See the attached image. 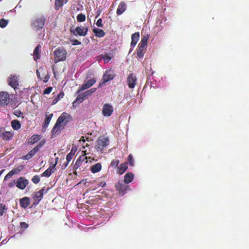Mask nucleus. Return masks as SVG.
Returning a JSON list of instances; mask_svg holds the SVG:
<instances>
[{"label": "nucleus", "mask_w": 249, "mask_h": 249, "mask_svg": "<svg viewBox=\"0 0 249 249\" xmlns=\"http://www.w3.org/2000/svg\"><path fill=\"white\" fill-rule=\"evenodd\" d=\"M64 95V92L61 91L57 95V98H58V99L60 100L61 98H62L63 97Z\"/></svg>", "instance_id": "nucleus-51"}, {"label": "nucleus", "mask_w": 249, "mask_h": 249, "mask_svg": "<svg viewBox=\"0 0 249 249\" xmlns=\"http://www.w3.org/2000/svg\"><path fill=\"white\" fill-rule=\"evenodd\" d=\"M48 78H47V77H45V80H44V82L45 83H46L48 81Z\"/></svg>", "instance_id": "nucleus-56"}, {"label": "nucleus", "mask_w": 249, "mask_h": 249, "mask_svg": "<svg viewBox=\"0 0 249 249\" xmlns=\"http://www.w3.org/2000/svg\"><path fill=\"white\" fill-rule=\"evenodd\" d=\"M89 146V145L88 143H87L86 145V147H88Z\"/></svg>", "instance_id": "nucleus-60"}, {"label": "nucleus", "mask_w": 249, "mask_h": 249, "mask_svg": "<svg viewBox=\"0 0 249 249\" xmlns=\"http://www.w3.org/2000/svg\"><path fill=\"white\" fill-rule=\"evenodd\" d=\"M119 162H120V161L118 159L113 160L110 163V166L112 167H116L118 166V165L119 163Z\"/></svg>", "instance_id": "nucleus-44"}, {"label": "nucleus", "mask_w": 249, "mask_h": 249, "mask_svg": "<svg viewBox=\"0 0 249 249\" xmlns=\"http://www.w3.org/2000/svg\"><path fill=\"white\" fill-rule=\"evenodd\" d=\"M123 181H119L116 184L115 187L117 191L120 194L124 195L125 193L127 185Z\"/></svg>", "instance_id": "nucleus-15"}, {"label": "nucleus", "mask_w": 249, "mask_h": 249, "mask_svg": "<svg viewBox=\"0 0 249 249\" xmlns=\"http://www.w3.org/2000/svg\"><path fill=\"white\" fill-rule=\"evenodd\" d=\"M126 82L129 88L133 89L137 84V78L134 73H131L128 75Z\"/></svg>", "instance_id": "nucleus-9"}, {"label": "nucleus", "mask_w": 249, "mask_h": 249, "mask_svg": "<svg viewBox=\"0 0 249 249\" xmlns=\"http://www.w3.org/2000/svg\"><path fill=\"white\" fill-rule=\"evenodd\" d=\"M4 171V170L3 169V170H1V171H0V176L2 174V173Z\"/></svg>", "instance_id": "nucleus-57"}, {"label": "nucleus", "mask_w": 249, "mask_h": 249, "mask_svg": "<svg viewBox=\"0 0 249 249\" xmlns=\"http://www.w3.org/2000/svg\"><path fill=\"white\" fill-rule=\"evenodd\" d=\"M28 183L29 181L27 179L23 177H20L18 179L16 182V186L21 190H23L27 186Z\"/></svg>", "instance_id": "nucleus-14"}, {"label": "nucleus", "mask_w": 249, "mask_h": 249, "mask_svg": "<svg viewBox=\"0 0 249 249\" xmlns=\"http://www.w3.org/2000/svg\"><path fill=\"white\" fill-rule=\"evenodd\" d=\"M36 73H37V76L39 77L40 74H39V72L38 71H37Z\"/></svg>", "instance_id": "nucleus-58"}, {"label": "nucleus", "mask_w": 249, "mask_h": 249, "mask_svg": "<svg viewBox=\"0 0 249 249\" xmlns=\"http://www.w3.org/2000/svg\"><path fill=\"white\" fill-rule=\"evenodd\" d=\"M20 206L24 208H27L30 204V198L27 196H25L19 200Z\"/></svg>", "instance_id": "nucleus-18"}, {"label": "nucleus", "mask_w": 249, "mask_h": 249, "mask_svg": "<svg viewBox=\"0 0 249 249\" xmlns=\"http://www.w3.org/2000/svg\"><path fill=\"white\" fill-rule=\"evenodd\" d=\"M14 133L12 131H2L0 137L4 141H8L13 139Z\"/></svg>", "instance_id": "nucleus-16"}, {"label": "nucleus", "mask_w": 249, "mask_h": 249, "mask_svg": "<svg viewBox=\"0 0 249 249\" xmlns=\"http://www.w3.org/2000/svg\"><path fill=\"white\" fill-rule=\"evenodd\" d=\"M109 142V140L108 138L103 136L99 137L97 139V144L95 146V148L96 151L103 153L104 148L108 145Z\"/></svg>", "instance_id": "nucleus-3"}, {"label": "nucleus", "mask_w": 249, "mask_h": 249, "mask_svg": "<svg viewBox=\"0 0 249 249\" xmlns=\"http://www.w3.org/2000/svg\"><path fill=\"white\" fill-rule=\"evenodd\" d=\"M80 141H82L83 142H85L86 140L84 139V137H82V138L80 139Z\"/></svg>", "instance_id": "nucleus-54"}, {"label": "nucleus", "mask_w": 249, "mask_h": 249, "mask_svg": "<svg viewBox=\"0 0 249 249\" xmlns=\"http://www.w3.org/2000/svg\"><path fill=\"white\" fill-rule=\"evenodd\" d=\"M74 155V153H72V150L66 156V160L67 161V164H69L70 161L71 160L73 156Z\"/></svg>", "instance_id": "nucleus-40"}, {"label": "nucleus", "mask_w": 249, "mask_h": 249, "mask_svg": "<svg viewBox=\"0 0 249 249\" xmlns=\"http://www.w3.org/2000/svg\"><path fill=\"white\" fill-rule=\"evenodd\" d=\"M13 176V173L10 171L4 177V180H7Z\"/></svg>", "instance_id": "nucleus-47"}, {"label": "nucleus", "mask_w": 249, "mask_h": 249, "mask_svg": "<svg viewBox=\"0 0 249 249\" xmlns=\"http://www.w3.org/2000/svg\"><path fill=\"white\" fill-rule=\"evenodd\" d=\"M16 185V182L15 181V180H13L8 184V187L9 188H12L13 186H14L15 185Z\"/></svg>", "instance_id": "nucleus-50"}, {"label": "nucleus", "mask_w": 249, "mask_h": 249, "mask_svg": "<svg viewBox=\"0 0 249 249\" xmlns=\"http://www.w3.org/2000/svg\"><path fill=\"white\" fill-rule=\"evenodd\" d=\"M102 58L105 63H107L111 60V57L109 54H106L102 56Z\"/></svg>", "instance_id": "nucleus-42"}, {"label": "nucleus", "mask_w": 249, "mask_h": 249, "mask_svg": "<svg viewBox=\"0 0 249 249\" xmlns=\"http://www.w3.org/2000/svg\"><path fill=\"white\" fill-rule=\"evenodd\" d=\"M85 161L86 163H87V157L85 155L80 156L76 160V162L73 166V169L76 170L80 166L81 164L83 162Z\"/></svg>", "instance_id": "nucleus-17"}, {"label": "nucleus", "mask_w": 249, "mask_h": 249, "mask_svg": "<svg viewBox=\"0 0 249 249\" xmlns=\"http://www.w3.org/2000/svg\"><path fill=\"white\" fill-rule=\"evenodd\" d=\"M70 115L66 113L63 112L57 119L53 127L52 130V137H53L56 133H60L63 130L65 126L68 124Z\"/></svg>", "instance_id": "nucleus-1"}, {"label": "nucleus", "mask_w": 249, "mask_h": 249, "mask_svg": "<svg viewBox=\"0 0 249 249\" xmlns=\"http://www.w3.org/2000/svg\"><path fill=\"white\" fill-rule=\"evenodd\" d=\"M7 208L6 205L2 203H0V216L3 215L6 212Z\"/></svg>", "instance_id": "nucleus-35"}, {"label": "nucleus", "mask_w": 249, "mask_h": 249, "mask_svg": "<svg viewBox=\"0 0 249 249\" xmlns=\"http://www.w3.org/2000/svg\"><path fill=\"white\" fill-rule=\"evenodd\" d=\"M89 138H87V140L88 141H89Z\"/></svg>", "instance_id": "nucleus-62"}, {"label": "nucleus", "mask_w": 249, "mask_h": 249, "mask_svg": "<svg viewBox=\"0 0 249 249\" xmlns=\"http://www.w3.org/2000/svg\"><path fill=\"white\" fill-rule=\"evenodd\" d=\"M128 168L127 164L126 162H124L120 165L118 167V174L122 175Z\"/></svg>", "instance_id": "nucleus-23"}, {"label": "nucleus", "mask_w": 249, "mask_h": 249, "mask_svg": "<svg viewBox=\"0 0 249 249\" xmlns=\"http://www.w3.org/2000/svg\"><path fill=\"white\" fill-rule=\"evenodd\" d=\"M106 183L105 182H101L100 183L99 185H100V186H102V187H105V185H106Z\"/></svg>", "instance_id": "nucleus-53"}, {"label": "nucleus", "mask_w": 249, "mask_h": 249, "mask_svg": "<svg viewBox=\"0 0 249 249\" xmlns=\"http://www.w3.org/2000/svg\"><path fill=\"white\" fill-rule=\"evenodd\" d=\"M46 20V18L43 16L37 17L32 20L31 26L37 31L40 30L44 27Z\"/></svg>", "instance_id": "nucleus-2"}, {"label": "nucleus", "mask_w": 249, "mask_h": 249, "mask_svg": "<svg viewBox=\"0 0 249 249\" xmlns=\"http://www.w3.org/2000/svg\"><path fill=\"white\" fill-rule=\"evenodd\" d=\"M20 225L21 228L24 229H27L29 226L28 224L24 222H20Z\"/></svg>", "instance_id": "nucleus-48"}, {"label": "nucleus", "mask_w": 249, "mask_h": 249, "mask_svg": "<svg viewBox=\"0 0 249 249\" xmlns=\"http://www.w3.org/2000/svg\"><path fill=\"white\" fill-rule=\"evenodd\" d=\"M48 113H46L45 115V120L42 125L43 128H46L48 126L51 119L53 116V113H51L49 115H48Z\"/></svg>", "instance_id": "nucleus-22"}, {"label": "nucleus", "mask_w": 249, "mask_h": 249, "mask_svg": "<svg viewBox=\"0 0 249 249\" xmlns=\"http://www.w3.org/2000/svg\"><path fill=\"white\" fill-rule=\"evenodd\" d=\"M41 139V136L39 135H34L29 140L28 143L30 144H33Z\"/></svg>", "instance_id": "nucleus-28"}, {"label": "nucleus", "mask_w": 249, "mask_h": 249, "mask_svg": "<svg viewBox=\"0 0 249 249\" xmlns=\"http://www.w3.org/2000/svg\"><path fill=\"white\" fill-rule=\"evenodd\" d=\"M96 88H91L90 89L86 91L83 93V95L86 98V99L89 96H91L92 93L95 92L96 90Z\"/></svg>", "instance_id": "nucleus-32"}, {"label": "nucleus", "mask_w": 249, "mask_h": 249, "mask_svg": "<svg viewBox=\"0 0 249 249\" xmlns=\"http://www.w3.org/2000/svg\"><path fill=\"white\" fill-rule=\"evenodd\" d=\"M71 42L72 45H77L81 44V42L77 39H72L71 40Z\"/></svg>", "instance_id": "nucleus-46"}, {"label": "nucleus", "mask_w": 249, "mask_h": 249, "mask_svg": "<svg viewBox=\"0 0 249 249\" xmlns=\"http://www.w3.org/2000/svg\"><path fill=\"white\" fill-rule=\"evenodd\" d=\"M93 32L95 34V36L98 37H102L104 36L106 34L102 29L99 28H94Z\"/></svg>", "instance_id": "nucleus-27"}, {"label": "nucleus", "mask_w": 249, "mask_h": 249, "mask_svg": "<svg viewBox=\"0 0 249 249\" xmlns=\"http://www.w3.org/2000/svg\"><path fill=\"white\" fill-rule=\"evenodd\" d=\"M114 74L111 71H107L103 75L102 82L100 84L99 87L103 84H105L108 81L112 80L114 78Z\"/></svg>", "instance_id": "nucleus-13"}, {"label": "nucleus", "mask_w": 249, "mask_h": 249, "mask_svg": "<svg viewBox=\"0 0 249 249\" xmlns=\"http://www.w3.org/2000/svg\"><path fill=\"white\" fill-rule=\"evenodd\" d=\"M40 45H38L35 48L34 51V59L35 61H36L40 57Z\"/></svg>", "instance_id": "nucleus-25"}, {"label": "nucleus", "mask_w": 249, "mask_h": 249, "mask_svg": "<svg viewBox=\"0 0 249 249\" xmlns=\"http://www.w3.org/2000/svg\"><path fill=\"white\" fill-rule=\"evenodd\" d=\"M40 177L38 175H35L32 178V181L35 184H37L40 181Z\"/></svg>", "instance_id": "nucleus-43"}, {"label": "nucleus", "mask_w": 249, "mask_h": 249, "mask_svg": "<svg viewBox=\"0 0 249 249\" xmlns=\"http://www.w3.org/2000/svg\"><path fill=\"white\" fill-rule=\"evenodd\" d=\"M49 188H48L45 192V187L42 188L39 191L35 192L33 194V198L34 200V205H36L43 198V196L44 194H46L48 192Z\"/></svg>", "instance_id": "nucleus-7"}, {"label": "nucleus", "mask_w": 249, "mask_h": 249, "mask_svg": "<svg viewBox=\"0 0 249 249\" xmlns=\"http://www.w3.org/2000/svg\"><path fill=\"white\" fill-rule=\"evenodd\" d=\"M102 169V165L100 163H97L91 166L90 170L92 173H96L99 172Z\"/></svg>", "instance_id": "nucleus-26"}, {"label": "nucleus", "mask_w": 249, "mask_h": 249, "mask_svg": "<svg viewBox=\"0 0 249 249\" xmlns=\"http://www.w3.org/2000/svg\"><path fill=\"white\" fill-rule=\"evenodd\" d=\"M149 35L148 34L144 36H143L141 39V41L140 44L141 45H145V46H147V41L149 39Z\"/></svg>", "instance_id": "nucleus-34"}, {"label": "nucleus", "mask_w": 249, "mask_h": 249, "mask_svg": "<svg viewBox=\"0 0 249 249\" xmlns=\"http://www.w3.org/2000/svg\"><path fill=\"white\" fill-rule=\"evenodd\" d=\"M126 5L125 2L124 1H121L119 4L117 9V14L120 15L123 14L126 10Z\"/></svg>", "instance_id": "nucleus-20"}, {"label": "nucleus", "mask_w": 249, "mask_h": 249, "mask_svg": "<svg viewBox=\"0 0 249 249\" xmlns=\"http://www.w3.org/2000/svg\"><path fill=\"white\" fill-rule=\"evenodd\" d=\"M8 84L15 90L19 88V82L18 77L16 75H11L8 78Z\"/></svg>", "instance_id": "nucleus-10"}, {"label": "nucleus", "mask_w": 249, "mask_h": 249, "mask_svg": "<svg viewBox=\"0 0 249 249\" xmlns=\"http://www.w3.org/2000/svg\"><path fill=\"white\" fill-rule=\"evenodd\" d=\"M12 100L7 91L0 92V106L5 107L12 104Z\"/></svg>", "instance_id": "nucleus-5"}, {"label": "nucleus", "mask_w": 249, "mask_h": 249, "mask_svg": "<svg viewBox=\"0 0 249 249\" xmlns=\"http://www.w3.org/2000/svg\"><path fill=\"white\" fill-rule=\"evenodd\" d=\"M138 49L137 50V56L139 58H141L142 57L145 53V51L146 48V46L145 45L139 44Z\"/></svg>", "instance_id": "nucleus-21"}, {"label": "nucleus", "mask_w": 249, "mask_h": 249, "mask_svg": "<svg viewBox=\"0 0 249 249\" xmlns=\"http://www.w3.org/2000/svg\"><path fill=\"white\" fill-rule=\"evenodd\" d=\"M11 126L15 130H19L21 127L19 122L17 120H14L11 122Z\"/></svg>", "instance_id": "nucleus-29"}, {"label": "nucleus", "mask_w": 249, "mask_h": 249, "mask_svg": "<svg viewBox=\"0 0 249 249\" xmlns=\"http://www.w3.org/2000/svg\"><path fill=\"white\" fill-rule=\"evenodd\" d=\"M64 4V0H55L54 5L55 10H59Z\"/></svg>", "instance_id": "nucleus-33"}, {"label": "nucleus", "mask_w": 249, "mask_h": 249, "mask_svg": "<svg viewBox=\"0 0 249 249\" xmlns=\"http://www.w3.org/2000/svg\"><path fill=\"white\" fill-rule=\"evenodd\" d=\"M45 142V140L41 141L39 144L37 145L32 150L30 151L25 156L22 157V159L25 160H29L31 159L36 153L39 151V149L44 145Z\"/></svg>", "instance_id": "nucleus-6"}, {"label": "nucleus", "mask_w": 249, "mask_h": 249, "mask_svg": "<svg viewBox=\"0 0 249 249\" xmlns=\"http://www.w3.org/2000/svg\"><path fill=\"white\" fill-rule=\"evenodd\" d=\"M86 20V16L84 14H79L77 16V20L78 22H83Z\"/></svg>", "instance_id": "nucleus-38"}, {"label": "nucleus", "mask_w": 249, "mask_h": 249, "mask_svg": "<svg viewBox=\"0 0 249 249\" xmlns=\"http://www.w3.org/2000/svg\"><path fill=\"white\" fill-rule=\"evenodd\" d=\"M70 31L75 36L79 35L80 36H85L87 34L88 28L87 26H84L82 28L81 27H77L75 29L73 30L71 29Z\"/></svg>", "instance_id": "nucleus-8"}, {"label": "nucleus", "mask_w": 249, "mask_h": 249, "mask_svg": "<svg viewBox=\"0 0 249 249\" xmlns=\"http://www.w3.org/2000/svg\"><path fill=\"white\" fill-rule=\"evenodd\" d=\"M13 114L17 117H22V118H24V116H22L23 114V112L19 109L15 110L14 111Z\"/></svg>", "instance_id": "nucleus-39"}, {"label": "nucleus", "mask_w": 249, "mask_h": 249, "mask_svg": "<svg viewBox=\"0 0 249 249\" xmlns=\"http://www.w3.org/2000/svg\"><path fill=\"white\" fill-rule=\"evenodd\" d=\"M59 100L58 99V98H55L53 100V105H54Z\"/></svg>", "instance_id": "nucleus-52"}, {"label": "nucleus", "mask_w": 249, "mask_h": 249, "mask_svg": "<svg viewBox=\"0 0 249 249\" xmlns=\"http://www.w3.org/2000/svg\"><path fill=\"white\" fill-rule=\"evenodd\" d=\"M134 178V174L129 172L126 174L124 177V182L125 183L128 184L131 182Z\"/></svg>", "instance_id": "nucleus-24"}, {"label": "nucleus", "mask_w": 249, "mask_h": 249, "mask_svg": "<svg viewBox=\"0 0 249 249\" xmlns=\"http://www.w3.org/2000/svg\"><path fill=\"white\" fill-rule=\"evenodd\" d=\"M9 23V20L5 19L4 18H1L0 19V27L1 28H5Z\"/></svg>", "instance_id": "nucleus-36"}, {"label": "nucleus", "mask_w": 249, "mask_h": 249, "mask_svg": "<svg viewBox=\"0 0 249 249\" xmlns=\"http://www.w3.org/2000/svg\"><path fill=\"white\" fill-rule=\"evenodd\" d=\"M58 159V158H56L55 159V164L53 165V168H54V167L55 166L56 164H57Z\"/></svg>", "instance_id": "nucleus-55"}, {"label": "nucleus", "mask_w": 249, "mask_h": 249, "mask_svg": "<svg viewBox=\"0 0 249 249\" xmlns=\"http://www.w3.org/2000/svg\"><path fill=\"white\" fill-rule=\"evenodd\" d=\"M86 98L82 94H79L77 97L76 98L75 100L73 102V105L74 106L75 104H79L82 103L84 100H85Z\"/></svg>", "instance_id": "nucleus-30"}, {"label": "nucleus", "mask_w": 249, "mask_h": 249, "mask_svg": "<svg viewBox=\"0 0 249 249\" xmlns=\"http://www.w3.org/2000/svg\"><path fill=\"white\" fill-rule=\"evenodd\" d=\"M64 164L65 166H67L68 165V164H67V161H66V162Z\"/></svg>", "instance_id": "nucleus-59"}, {"label": "nucleus", "mask_w": 249, "mask_h": 249, "mask_svg": "<svg viewBox=\"0 0 249 249\" xmlns=\"http://www.w3.org/2000/svg\"><path fill=\"white\" fill-rule=\"evenodd\" d=\"M73 173H74V174H75V175H76V174H77V173H76V171H75V172H74Z\"/></svg>", "instance_id": "nucleus-61"}, {"label": "nucleus", "mask_w": 249, "mask_h": 249, "mask_svg": "<svg viewBox=\"0 0 249 249\" xmlns=\"http://www.w3.org/2000/svg\"><path fill=\"white\" fill-rule=\"evenodd\" d=\"M113 111V106L109 104L104 105L102 109V114L104 116L109 117L111 115Z\"/></svg>", "instance_id": "nucleus-11"}, {"label": "nucleus", "mask_w": 249, "mask_h": 249, "mask_svg": "<svg viewBox=\"0 0 249 249\" xmlns=\"http://www.w3.org/2000/svg\"><path fill=\"white\" fill-rule=\"evenodd\" d=\"M53 90V88L52 87H49L47 88L43 91V94H48L51 92Z\"/></svg>", "instance_id": "nucleus-45"}, {"label": "nucleus", "mask_w": 249, "mask_h": 249, "mask_svg": "<svg viewBox=\"0 0 249 249\" xmlns=\"http://www.w3.org/2000/svg\"><path fill=\"white\" fill-rule=\"evenodd\" d=\"M140 38V34L139 32H135L131 36V47H134L137 42L138 41Z\"/></svg>", "instance_id": "nucleus-19"}, {"label": "nucleus", "mask_w": 249, "mask_h": 249, "mask_svg": "<svg viewBox=\"0 0 249 249\" xmlns=\"http://www.w3.org/2000/svg\"><path fill=\"white\" fill-rule=\"evenodd\" d=\"M95 82L96 80L94 78L88 80L87 81L85 82L81 87L79 88L78 90L76 91V93H79L84 90L91 87L95 84Z\"/></svg>", "instance_id": "nucleus-12"}, {"label": "nucleus", "mask_w": 249, "mask_h": 249, "mask_svg": "<svg viewBox=\"0 0 249 249\" xmlns=\"http://www.w3.org/2000/svg\"><path fill=\"white\" fill-rule=\"evenodd\" d=\"M23 168V167L22 166H18L13 170H12L11 171L12 173H13V175L15 174H17L18 173H19Z\"/></svg>", "instance_id": "nucleus-37"}, {"label": "nucleus", "mask_w": 249, "mask_h": 249, "mask_svg": "<svg viewBox=\"0 0 249 249\" xmlns=\"http://www.w3.org/2000/svg\"><path fill=\"white\" fill-rule=\"evenodd\" d=\"M96 25L98 26V27H102L103 26V25L102 24V18H99L98 19L97 22H96Z\"/></svg>", "instance_id": "nucleus-49"}, {"label": "nucleus", "mask_w": 249, "mask_h": 249, "mask_svg": "<svg viewBox=\"0 0 249 249\" xmlns=\"http://www.w3.org/2000/svg\"><path fill=\"white\" fill-rule=\"evenodd\" d=\"M54 55V61L55 63L59 61H63L66 59L67 52L63 48H57L53 52Z\"/></svg>", "instance_id": "nucleus-4"}, {"label": "nucleus", "mask_w": 249, "mask_h": 249, "mask_svg": "<svg viewBox=\"0 0 249 249\" xmlns=\"http://www.w3.org/2000/svg\"><path fill=\"white\" fill-rule=\"evenodd\" d=\"M54 170L51 167L48 168L46 170H45L41 175V176L42 177H50L53 173L54 172Z\"/></svg>", "instance_id": "nucleus-31"}, {"label": "nucleus", "mask_w": 249, "mask_h": 249, "mask_svg": "<svg viewBox=\"0 0 249 249\" xmlns=\"http://www.w3.org/2000/svg\"><path fill=\"white\" fill-rule=\"evenodd\" d=\"M128 162L129 165L131 166H133L134 165V161L133 160V158L132 155L131 154H129L127 157Z\"/></svg>", "instance_id": "nucleus-41"}]
</instances>
